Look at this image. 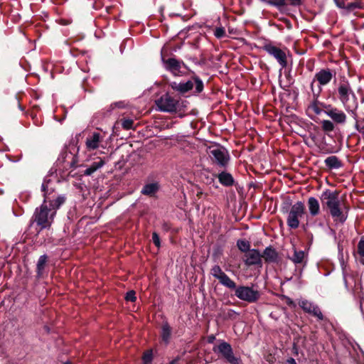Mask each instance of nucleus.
<instances>
[{
  "instance_id": "nucleus-1",
  "label": "nucleus",
  "mask_w": 364,
  "mask_h": 364,
  "mask_svg": "<svg viewBox=\"0 0 364 364\" xmlns=\"http://www.w3.org/2000/svg\"><path fill=\"white\" fill-rule=\"evenodd\" d=\"M65 201V196L64 195H58L50 202L43 201L39 208H36L33 218L41 229H47L51 226L57 210Z\"/></svg>"
},
{
  "instance_id": "nucleus-37",
  "label": "nucleus",
  "mask_w": 364,
  "mask_h": 364,
  "mask_svg": "<svg viewBox=\"0 0 364 364\" xmlns=\"http://www.w3.org/2000/svg\"><path fill=\"white\" fill-rule=\"evenodd\" d=\"M133 124L134 121L132 119H122L121 120V125L126 130L132 129Z\"/></svg>"
},
{
  "instance_id": "nucleus-32",
  "label": "nucleus",
  "mask_w": 364,
  "mask_h": 364,
  "mask_svg": "<svg viewBox=\"0 0 364 364\" xmlns=\"http://www.w3.org/2000/svg\"><path fill=\"white\" fill-rule=\"evenodd\" d=\"M318 97L311 102L309 105L308 109L314 112L316 114L319 115L323 112V109L320 107V102L317 100Z\"/></svg>"
},
{
  "instance_id": "nucleus-43",
  "label": "nucleus",
  "mask_w": 364,
  "mask_h": 364,
  "mask_svg": "<svg viewBox=\"0 0 364 364\" xmlns=\"http://www.w3.org/2000/svg\"><path fill=\"white\" fill-rule=\"evenodd\" d=\"M152 241H153L154 244L157 247H160V245H161V243H160V238H159V235L156 232H153V234H152Z\"/></svg>"
},
{
  "instance_id": "nucleus-22",
  "label": "nucleus",
  "mask_w": 364,
  "mask_h": 364,
  "mask_svg": "<svg viewBox=\"0 0 364 364\" xmlns=\"http://www.w3.org/2000/svg\"><path fill=\"white\" fill-rule=\"evenodd\" d=\"M159 190V183L153 182L145 184L141 191V193L144 196H153Z\"/></svg>"
},
{
  "instance_id": "nucleus-18",
  "label": "nucleus",
  "mask_w": 364,
  "mask_h": 364,
  "mask_svg": "<svg viewBox=\"0 0 364 364\" xmlns=\"http://www.w3.org/2000/svg\"><path fill=\"white\" fill-rule=\"evenodd\" d=\"M289 259L296 265L303 264V267H304L306 264L307 254L303 250L294 249V254Z\"/></svg>"
},
{
  "instance_id": "nucleus-9",
  "label": "nucleus",
  "mask_w": 364,
  "mask_h": 364,
  "mask_svg": "<svg viewBox=\"0 0 364 364\" xmlns=\"http://www.w3.org/2000/svg\"><path fill=\"white\" fill-rule=\"evenodd\" d=\"M262 48L272 56L282 68H285L287 66V58L284 50L276 46L270 41L265 42Z\"/></svg>"
},
{
  "instance_id": "nucleus-14",
  "label": "nucleus",
  "mask_w": 364,
  "mask_h": 364,
  "mask_svg": "<svg viewBox=\"0 0 364 364\" xmlns=\"http://www.w3.org/2000/svg\"><path fill=\"white\" fill-rule=\"evenodd\" d=\"M105 134L99 132H93L90 133L85 141V146L88 151H93L100 146L101 143L103 141Z\"/></svg>"
},
{
  "instance_id": "nucleus-49",
  "label": "nucleus",
  "mask_w": 364,
  "mask_h": 364,
  "mask_svg": "<svg viewBox=\"0 0 364 364\" xmlns=\"http://www.w3.org/2000/svg\"><path fill=\"white\" fill-rule=\"evenodd\" d=\"M215 336L211 335V336H208V341L209 343H213V342L214 341V340H215Z\"/></svg>"
},
{
  "instance_id": "nucleus-54",
  "label": "nucleus",
  "mask_w": 364,
  "mask_h": 364,
  "mask_svg": "<svg viewBox=\"0 0 364 364\" xmlns=\"http://www.w3.org/2000/svg\"><path fill=\"white\" fill-rule=\"evenodd\" d=\"M354 287H355V289H358V288L360 287V284H355Z\"/></svg>"
},
{
  "instance_id": "nucleus-48",
  "label": "nucleus",
  "mask_w": 364,
  "mask_h": 364,
  "mask_svg": "<svg viewBox=\"0 0 364 364\" xmlns=\"http://www.w3.org/2000/svg\"><path fill=\"white\" fill-rule=\"evenodd\" d=\"M296 272H297V270L296 269ZM295 276L297 277V278L299 279H301V276H302V269H299L298 270V273L295 274Z\"/></svg>"
},
{
  "instance_id": "nucleus-11",
  "label": "nucleus",
  "mask_w": 364,
  "mask_h": 364,
  "mask_svg": "<svg viewBox=\"0 0 364 364\" xmlns=\"http://www.w3.org/2000/svg\"><path fill=\"white\" fill-rule=\"evenodd\" d=\"M208 154L212 161L221 167H225L230 161L228 150L222 146H210Z\"/></svg>"
},
{
  "instance_id": "nucleus-23",
  "label": "nucleus",
  "mask_w": 364,
  "mask_h": 364,
  "mask_svg": "<svg viewBox=\"0 0 364 364\" xmlns=\"http://www.w3.org/2000/svg\"><path fill=\"white\" fill-rule=\"evenodd\" d=\"M218 178L219 180V182L224 186L228 187L232 186L234 183L235 180L232 176L226 171H222L218 175Z\"/></svg>"
},
{
  "instance_id": "nucleus-19",
  "label": "nucleus",
  "mask_w": 364,
  "mask_h": 364,
  "mask_svg": "<svg viewBox=\"0 0 364 364\" xmlns=\"http://www.w3.org/2000/svg\"><path fill=\"white\" fill-rule=\"evenodd\" d=\"M338 258H339L341 266V268L343 270V280L345 282V285H346V288L348 289V285H349V280H353V278L351 276H348L347 274V271H346L347 265L345 263L344 258H343V248L340 245V244H338Z\"/></svg>"
},
{
  "instance_id": "nucleus-35",
  "label": "nucleus",
  "mask_w": 364,
  "mask_h": 364,
  "mask_svg": "<svg viewBox=\"0 0 364 364\" xmlns=\"http://www.w3.org/2000/svg\"><path fill=\"white\" fill-rule=\"evenodd\" d=\"M210 273L213 275V277L217 279L218 280L220 277H222L223 274H225V272L222 270L221 267L218 264L214 265L211 268Z\"/></svg>"
},
{
  "instance_id": "nucleus-45",
  "label": "nucleus",
  "mask_w": 364,
  "mask_h": 364,
  "mask_svg": "<svg viewBox=\"0 0 364 364\" xmlns=\"http://www.w3.org/2000/svg\"><path fill=\"white\" fill-rule=\"evenodd\" d=\"M355 128L360 134H364V125H362L359 122H356L355 124Z\"/></svg>"
},
{
  "instance_id": "nucleus-10",
  "label": "nucleus",
  "mask_w": 364,
  "mask_h": 364,
  "mask_svg": "<svg viewBox=\"0 0 364 364\" xmlns=\"http://www.w3.org/2000/svg\"><path fill=\"white\" fill-rule=\"evenodd\" d=\"M235 295L240 299L248 303H255L260 298V293L252 287L238 286L235 290Z\"/></svg>"
},
{
  "instance_id": "nucleus-34",
  "label": "nucleus",
  "mask_w": 364,
  "mask_h": 364,
  "mask_svg": "<svg viewBox=\"0 0 364 364\" xmlns=\"http://www.w3.org/2000/svg\"><path fill=\"white\" fill-rule=\"evenodd\" d=\"M237 245L239 250L243 252L247 253L249 250H250V242L245 240H239L237 242Z\"/></svg>"
},
{
  "instance_id": "nucleus-47",
  "label": "nucleus",
  "mask_w": 364,
  "mask_h": 364,
  "mask_svg": "<svg viewBox=\"0 0 364 364\" xmlns=\"http://www.w3.org/2000/svg\"><path fill=\"white\" fill-rule=\"evenodd\" d=\"M286 364H296L295 360L292 358L287 359Z\"/></svg>"
},
{
  "instance_id": "nucleus-51",
  "label": "nucleus",
  "mask_w": 364,
  "mask_h": 364,
  "mask_svg": "<svg viewBox=\"0 0 364 364\" xmlns=\"http://www.w3.org/2000/svg\"><path fill=\"white\" fill-rule=\"evenodd\" d=\"M360 309L361 311L363 312V302H362V301H360Z\"/></svg>"
},
{
  "instance_id": "nucleus-53",
  "label": "nucleus",
  "mask_w": 364,
  "mask_h": 364,
  "mask_svg": "<svg viewBox=\"0 0 364 364\" xmlns=\"http://www.w3.org/2000/svg\"><path fill=\"white\" fill-rule=\"evenodd\" d=\"M70 166L71 167H74L75 166V161H71L70 162Z\"/></svg>"
},
{
  "instance_id": "nucleus-33",
  "label": "nucleus",
  "mask_w": 364,
  "mask_h": 364,
  "mask_svg": "<svg viewBox=\"0 0 364 364\" xmlns=\"http://www.w3.org/2000/svg\"><path fill=\"white\" fill-rule=\"evenodd\" d=\"M321 124L323 131L325 132L326 133L331 132L335 129L333 122L330 120L323 119L321 122Z\"/></svg>"
},
{
  "instance_id": "nucleus-12",
  "label": "nucleus",
  "mask_w": 364,
  "mask_h": 364,
  "mask_svg": "<svg viewBox=\"0 0 364 364\" xmlns=\"http://www.w3.org/2000/svg\"><path fill=\"white\" fill-rule=\"evenodd\" d=\"M161 61L164 69L174 76H181L185 73L186 66L182 60H177L175 58H169L166 59L161 57Z\"/></svg>"
},
{
  "instance_id": "nucleus-28",
  "label": "nucleus",
  "mask_w": 364,
  "mask_h": 364,
  "mask_svg": "<svg viewBox=\"0 0 364 364\" xmlns=\"http://www.w3.org/2000/svg\"><path fill=\"white\" fill-rule=\"evenodd\" d=\"M218 281L222 285L228 289L235 290L237 288L235 282L232 280L225 273L219 278Z\"/></svg>"
},
{
  "instance_id": "nucleus-7",
  "label": "nucleus",
  "mask_w": 364,
  "mask_h": 364,
  "mask_svg": "<svg viewBox=\"0 0 364 364\" xmlns=\"http://www.w3.org/2000/svg\"><path fill=\"white\" fill-rule=\"evenodd\" d=\"M171 87L181 94H184L191 90L195 86V92L196 93H200L203 90V82L199 78V77L194 75L191 80L186 82H172L170 84Z\"/></svg>"
},
{
  "instance_id": "nucleus-40",
  "label": "nucleus",
  "mask_w": 364,
  "mask_h": 364,
  "mask_svg": "<svg viewBox=\"0 0 364 364\" xmlns=\"http://www.w3.org/2000/svg\"><path fill=\"white\" fill-rule=\"evenodd\" d=\"M335 1H336V6L338 8H340V9L343 10V13L345 14L348 1L335 0Z\"/></svg>"
},
{
  "instance_id": "nucleus-4",
  "label": "nucleus",
  "mask_w": 364,
  "mask_h": 364,
  "mask_svg": "<svg viewBox=\"0 0 364 364\" xmlns=\"http://www.w3.org/2000/svg\"><path fill=\"white\" fill-rule=\"evenodd\" d=\"M306 215L305 205L302 201H297L291 206L287 213V225L290 229H296L300 225L299 219Z\"/></svg>"
},
{
  "instance_id": "nucleus-55",
  "label": "nucleus",
  "mask_w": 364,
  "mask_h": 364,
  "mask_svg": "<svg viewBox=\"0 0 364 364\" xmlns=\"http://www.w3.org/2000/svg\"><path fill=\"white\" fill-rule=\"evenodd\" d=\"M318 225H319V226H321V227H322V226H323V223H320L318 224Z\"/></svg>"
},
{
  "instance_id": "nucleus-30",
  "label": "nucleus",
  "mask_w": 364,
  "mask_h": 364,
  "mask_svg": "<svg viewBox=\"0 0 364 364\" xmlns=\"http://www.w3.org/2000/svg\"><path fill=\"white\" fill-rule=\"evenodd\" d=\"M47 262V256L46 255H43L40 256L37 265H36V269H37V275L38 277H41L43 274V272L45 269L46 264Z\"/></svg>"
},
{
  "instance_id": "nucleus-15",
  "label": "nucleus",
  "mask_w": 364,
  "mask_h": 364,
  "mask_svg": "<svg viewBox=\"0 0 364 364\" xmlns=\"http://www.w3.org/2000/svg\"><path fill=\"white\" fill-rule=\"evenodd\" d=\"M55 191L54 182L46 178L41 185V191L43 193L44 202H50L57 196H53Z\"/></svg>"
},
{
  "instance_id": "nucleus-41",
  "label": "nucleus",
  "mask_w": 364,
  "mask_h": 364,
  "mask_svg": "<svg viewBox=\"0 0 364 364\" xmlns=\"http://www.w3.org/2000/svg\"><path fill=\"white\" fill-rule=\"evenodd\" d=\"M143 362L144 364H149L152 360V353L151 352H146L143 355Z\"/></svg>"
},
{
  "instance_id": "nucleus-17",
  "label": "nucleus",
  "mask_w": 364,
  "mask_h": 364,
  "mask_svg": "<svg viewBox=\"0 0 364 364\" xmlns=\"http://www.w3.org/2000/svg\"><path fill=\"white\" fill-rule=\"evenodd\" d=\"M327 116L330 117L335 123L341 124L346 123L347 116L343 111L333 107V108L327 109Z\"/></svg>"
},
{
  "instance_id": "nucleus-52",
  "label": "nucleus",
  "mask_w": 364,
  "mask_h": 364,
  "mask_svg": "<svg viewBox=\"0 0 364 364\" xmlns=\"http://www.w3.org/2000/svg\"><path fill=\"white\" fill-rule=\"evenodd\" d=\"M288 304H289V305H291V304H293V301H292V300H291L290 299H289Z\"/></svg>"
},
{
  "instance_id": "nucleus-50",
  "label": "nucleus",
  "mask_w": 364,
  "mask_h": 364,
  "mask_svg": "<svg viewBox=\"0 0 364 364\" xmlns=\"http://www.w3.org/2000/svg\"><path fill=\"white\" fill-rule=\"evenodd\" d=\"M114 106L117 107H123L122 102H116V103H114Z\"/></svg>"
},
{
  "instance_id": "nucleus-38",
  "label": "nucleus",
  "mask_w": 364,
  "mask_h": 364,
  "mask_svg": "<svg viewBox=\"0 0 364 364\" xmlns=\"http://www.w3.org/2000/svg\"><path fill=\"white\" fill-rule=\"evenodd\" d=\"M214 35L217 38H222L225 35V31L223 27H218L214 31Z\"/></svg>"
},
{
  "instance_id": "nucleus-8",
  "label": "nucleus",
  "mask_w": 364,
  "mask_h": 364,
  "mask_svg": "<svg viewBox=\"0 0 364 364\" xmlns=\"http://www.w3.org/2000/svg\"><path fill=\"white\" fill-rule=\"evenodd\" d=\"M155 105L158 111L173 113L179 107V101L168 93H165L155 100Z\"/></svg>"
},
{
  "instance_id": "nucleus-39",
  "label": "nucleus",
  "mask_w": 364,
  "mask_h": 364,
  "mask_svg": "<svg viewBox=\"0 0 364 364\" xmlns=\"http://www.w3.org/2000/svg\"><path fill=\"white\" fill-rule=\"evenodd\" d=\"M125 299L128 301H135L136 299L135 291L132 290L127 293Z\"/></svg>"
},
{
  "instance_id": "nucleus-31",
  "label": "nucleus",
  "mask_w": 364,
  "mask_h": 364,
  "mask_svg": "<svg viewBox=\"0 0 364 364\" xmlns=\"http://www.w3.org/2000/svg\"><path fill=\"white\" fill-rule=\"evenodd\" d=\"M171 333V329L169 325L166 323H164L161 328V338L162 340L167 343L169 341Z\"/></svg>"
},
{
  "instance_id": "nucleus-24",
  "label": "nucleus",
  "mask_w": 364,
  "mask_h": 364,
  "mask_svg": "<svg viewBox=\"0 0 364 364\" xmlns=\"http://www.w3.org/2000/svg\"><path fill=\"white\" fill-rule=\"evenodd\" d=\"M325 165L329 169H338L343 166L341 160L336 156H330L324 160Z\"/></svg>"
},
{
  "instance_id": "nucleus-13",
  "label": "nucleus",
  "mask_w": 364,
  "mask_h": 364,
  "mask_svg": "<svg viewBox=\"0 0 364 364\" xmlns=\"http://www.w3.org/2000/svg\"><path fill=\"white\" fill-rule=\"evenodd\" d=\"M299 305L305 312L316 317L318 321L323 320V315L316 304L306 299H302L299 301Z\"/></svg>"
},
{
  "instance_id": "nucleus-44",
  "label": "nucleus",
  "mask_w": 364,
  "mask_h": 364,
  "mask_svg": "<svg viewBox=\"0 0 364 364\" xmlns=\"http://www.w3.org/2000/svg\"><path fill=\"white\" fill-rule=\"evenodd\" d=\"M320 107L323 109L324 114L327 115V109H330V108H333V106L331 105H327L323 102H320Z\"/></svg>"
},
{
  "instance_id": "nucleus-27",
  "label": "nucleus",
  "mask_w": 364,
  "mask_h": 364,
  "mask_svg": "<svg viewBox=\"0 0 364 364\" xmlns=\"http://www.w3.org/2000/svg\"><path fill=\"white\" fill-rule=\"evenodd\" d=\"M218 281L222 285L228 289L235 290L237 288L235 282L232 280L225 273L219 278Z\"/></svg>"
},
{
  "instance_id": "nucleus-36",
  "label": "nucleus",
  "mask_w": 364,
  "mask_h": 364,
  "mask_svg": "<svg viewBox=\"0 0 364 364\" xmlns=\"http://www.w3.org/2000/svg\"><path fill=\"white\" fill-rule=\"evenodd\" d=\"M267 4L281 9L287 5L285 0H268Z\"/></svg>"
},
{
  "instance_id": "nucleus-21",
  "label": "nucleus",
  "mask_w": 364,
  "mask_h": 364,
  "mask_svg": "<svg viewBox=\"0 0 364 364\" xmlns=\"http://www.w3.org/2000/svg\"><path fill=\"white\" fill-rule=\"evenodd\" d=\"M307 206L309 212V215L315 217L320 213V204L317 198L310 197L307 200Z\"/></svg>"
},
{
  "instance_id": "nucleus-16",
  "label": "nucleus",
  "mask_w": 364,
  "mask_h": 364,
  "mask_svg": "<svg viewBox=\"0 0 364 364\" xmlns=\"http://www.w3.org/2000/svg\"><path fill=\"white\" fill-rule=\"evenodd\" d=\"M245 257L244 262L247 266L262 264V255L256 249L249 250L245 253Z\"/></svg>"
},
{
  "instance_id": "nucleus-26",
  "label": "nucleus",
  "mask_w": 364,
  "mask_h": 364,
  "mask_svg": "<svg viewBox=\"0 0 364 364\" xmlns=\"http://www.w3.org/2000/svg\"><path fill=\"white\" fill-rule=\"evenodd\" d=\"M105 165V161L102 159H100L97 161H94L90 164L89 167H87L84 171L83 174L85 176H91L98 169L101 168Z\"/></svg>"
},
{
  "instance_id": "nucleus-6",
  "label": "nucleus",
  "mask_w": 364,
  "mask_h": 364,
  "mask_svg": "<svg viewBox=\"0 0 364 364\" xmlns=\"http://www.w3.org/2000/svg\"><path fill=\"white\" fill-rule=\"evenodd\" d=\"M213 350L229 364H242L241 358L236 356L230 344L224 341H221L218 345L215 346Z\"/></svg>"
},
{
  "instance_id": "nucleus-42",
  "label": "nucleus",
  "mask_w": 364,
  "mask_h": 364,
  "mask_svg": "<svg viewBox=\"0 0 364 364\" xmlns=\"http://www.w3.org/2000/svg\"><path fill=\"white\" fill-rule=\"evenodd\" d=\"M306 223L301 224V228L304 231H306L307 229L310 227H311L314 224L310 222V216L306 215Z\"/></svg>"
},
{
  "instance_id": "nucleus-20",
  "label": "nucleus",
  "mask_w": 364,
  "mask_h": 364,
  "mask_svg": "<svg viewBox=\"0 0 364 364\" xmlns=\"http://www.w3.org/2000/svg\"><path fill=\"white\" fill-rule=\"evenodd\" d=\"M262 257L264 258L265 262L268 263H273L278 261L279 255L274 247L269 246L264 249L263 254L262 255Z\"/></svg>"
},
{
  "instance_id": "nucleus-29",
  "label": "nucleus",
  "mask_w": 364,
  "mask_h": 364,
  "mask_svg": "<svg viewBox=\"0 0 364 364\" xmlns=\"http://www.w3.org/2000/svg\"><path fill=\"white\" fill-rule=\"evenodd\" d=\"M355 259L364 265V240L361 239L358 243V251Z\"/></svg>"
},
{
  "instance_id": "nucleus-3",
  "label": "nucleus",
  "mask_w": 364,
  "mask_h": 364,
  "mask_svg": "<svg viewBox=\"0 0 364 364\" xmlns=\"http://www.w3.org/2000/svg\"><path fill=\"white\" fill-rule=\"evenodd\" d=\"M338 99L346 111L351 115L355 122L358 121L357 109L358 102L356 95L348 80L341 81L338 87Z\"/></svg>"
},
{
  "instance_id": "nucleus-25",
  "label": "nucleus",
  "mask_w": 364,
  "mask_h": 364,
  "mask_svg": "<svg viewBox=\"0 0 364 364\" xmlns=\"http://www.w3.org/2000/svg\"><path fill=\"white\" fill-rule=\"evenodd\" d=\"M360 9H364V2L362 0L348 1L345 14H348Z\"/></svg>"
},
{
  "instance_id": "nucleus-5",
  "label": "nucleus",
  "mask_w": 364,
  "mask_h": 364,
  "mask_svg": "<svg viewBox=\"0 0 364 364\" xmlns=\"http://www.w3.org/2000/svg\"><path fill=\"white\" fill-rule=\"evenodd\" d=\"M336 73L334 70L328 68H322L316 72L311 83V87L312 91H314V83L316 82L318 83V90L317 93H314V95L318 97L322 91V87L328 85L333 78L336 77Z\"/></svg>"
},
{
  "instance_id": "nucleus-46",
  "label": "nucleus",
  "mask_w": 364,
  "mask_h": 364,
  "mask_svg": "<svg viewBox=\"0 0 364 364\" xmlns=\"http://www.w3.org/2000/svg\"><path fill=\"white\" fill-rule=\"evenodd\" d=\"M290 4L294 6H300L301 4V0H289Z\"/></svg>"
},
{
  "instance_id": "nucleus-2",
  "label": "nucleus",
  "mask_w": 364,
  "mask_h": 364,
  "mask_svg": "<svg viewBox=\"0 0 364 364\" xmlns=\"http://www.w3.org/2000/svg\"><path fill=\"white\" fill-rule=\"evenodd\" d=\"M320 200L323 208H326L334 221L344 223L347 219V215L343 212V204L340 199L339 192L330 189L324 190Z\"/></svg>"
}]
</instances>
